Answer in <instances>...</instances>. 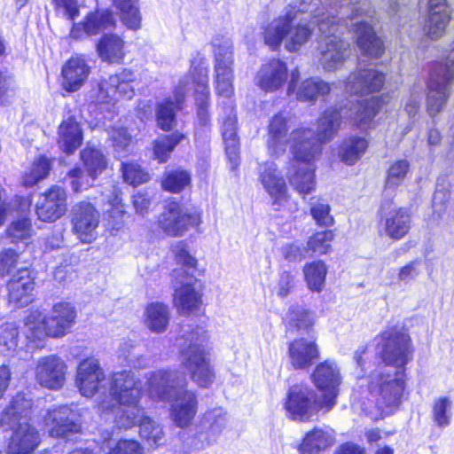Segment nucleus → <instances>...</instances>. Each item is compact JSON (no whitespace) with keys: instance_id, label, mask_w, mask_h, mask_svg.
Returning <instances> with one entry per match:
<instances>
[{"instance_id":"obj_4","label":"nucleus","mask_w":454,"mask_h":454,"mask_svg":"<svg viewBox=\"0 0 454 454\" xmlns=\"http://www.w3.org/2000/svg\"><path fill=\"white\" fill-rule=\"evenodd\" d=\"M32 401L18 394L11 401L1 417V424L12 430L8 444L9 454H31L38 447V431L28 423Z\"/></svg>"},{"instance_id":"obj_51","label":"nucleus","mask_w":454,"mask_h":454,"mask_svg":"<svg viewBox=\"0 0 454 454\" xmlns=\"http://www.w3.org/2000/svg\"><path fill=\"white\" fill-rule=\"evenodd\" d=\"M184 135L179 133H173L168 136L158 137L153 143V154L159 162H166L174 148L184 138Z\"/></svg>"},{"instance_id":"obj_43","label":"nucleus","mask_w":454,"mask_h":454,"mask_svg":"<svg viewBox=\"0 0 454 454\" xmlns=\"http://www.w3.org/2000/svg\"><path fill=\"white\" fill-rule=\"evenodd\" d=\"M139 413L140 415L134 419V426L138 425L140 436L150 446H159L164 436L161 427L146 416L143 408Z\"/></svg>"},{"instance_id":"obj_63","label":"nucleus","mask_w":454,"mask_h":454,"mask_svg":"<svg viewBox=\"0 0 454 454\" xmlns=\"http://www.w3.org/2000/svg\"><path fill=\"white\" fill-rule=\"evenodd\" d=\"M9 236L13 241L26 240L31 235V223L27 218L13 222L8 229Z\"/></svg>"},{"instance_id":"obj_27","label":"nucleus","mask_w":454,"mask_h":454,"mask_svg":"<svg viewBox=\"0 0 454 454\" xmlns=\"http://www.w3.org/2000/svg\"><path fill=\"white\" fill-rule=\"evenodd\" d=\"M168 402H172L170 415L174 423L179 427L189 426L197 413L198 401L196 395L184 387Z\"/></svg>"},{"instance_id":"obj_7","label":"nucleus","mask_w":454,"mask_h":454,"mask_svg":"<svg viewBox=\"0 0 454 454\" xmlns=\"http://www.w3.org/2000/svg\"><path fill=\"white\" fill-rule=\"evenodd\" d=\"M339 19L330 15L329 20H322L318 30L323 36L319 44V65L326 72L340 68L350 54L349 43L338 35Z\"/></svg>"},{"instance_id":"obj_37","label":"nucleus","mask_w":454,"mask_h":454,"mask_svg":"<svg viewBox=\"0 0 454 454\" xmlns=\"http://www.w3.org/2000/svg\"><path fill=\"white\" fill-rule=\"evenodd\" d=\"M382 228L386 236L399 240L410 231L411 215L405 208L393 209L385 215Z\"/></svg>"},{"instance_id":"obj_28","label":"nucleus","mask_w":454,"mask_h":454,"mask_svg":"<svg viewBox=\"0 0 454 454\" xmlns=\"http://www.w3.org/2000/svg\"><path fill=\"white\" fill-rule=\"evenodd\" d=\"M190 77L182 78L174 91L175 102L166 99L157 109V123L163 130H170L176 124V110L181 108L185 94L190 90Z\"/></svg>"},{"instance_id":"obj_50","label":"nucleus","mask_w":454,"mask_h":454,"mask_svg":"<svg viewBox=\"0 0 454 454\" xmlns=\"http://www.w3.org/2000/svg\"><path fill=\"white\" fill-rule=\"evenodd\" d=\"M334 237V232L332 230H325L314 233L307 241V251L316 255H324L328 254L331 251L332 242L333 241Z\"/></svg>"},{"instance_id":"obj_16","label":"nucleus","mask_w":454,"mask_h":454,"mask_svg":"<svg viewBox=\"0 0 454 454\" xmlns=\"http://www.w3.org/2000/svg\"><path fill=\"white\" fill-rule=\"evenodd\" d=\"M135 79L134 72L129 69H123L119 74L110 75L99 83L96 102L98 104H114L119 98L130 99L134 96V88L131 82Z\"/></svg>"},{"instance_id":"obj_31","label":"nucleus","mask_w":454,"mask_h":454,"mask_svg":"<svg viewBox=\"0 0 454 454\" xmlns=\"http://www.w3.org/2000/svg\"><path fill=\"white\" fill-rule=\"evenodd\" d=\"M90 67L81 57L71 58L61 69V87L67 92L79 90L90 74Z\"/></svg>"},{"instance_id":"obj_64","label":"nucleus","mask_w":454,"mask_h":454,"mask_svg":"<svg viewBox=\"0 0 454 454\" xmlns=\"http://www.w3.org/2000/svg\"><path fill=\"white\" fill-rule=\"evenodd\" d=\"M120 353L126 361L132 366H141L145 362V357L139 356L137 352V347L131 340L124 341L120 347Z\"/></svg>"},{"instance_id":"obj_20","label":"nucleus","mask_w":454,"mask_h":454,"mask_svg":"<svg viewBox=\"0 0 454 454\" xmlns=\"http://www.w3.org/2000/svg\"><path fill=\"white\" fill-rule=\"evenodd\" d=\"M67 192L59 185H52L42 193L36 202V215L43 222H54L67 210Z\"/></svg>"},{"instance_id":"obj_32","label":"nucleus","mask_w":454,"mask_h":454,"mask_svg":"<svg viewBox=\"0 0 454 454\" xmlns=\"http://www.w3.org/2000/svg\"><path fill=\"white\" fill-rule=\"evenodd\" d=\"M35 283L28 269L18 270L8 283L9 301L16 307H25L32 301Z\"/></svg>"},{"instance_id":"obj_53","label":"nucleus","mask_w":454,"mask_h":454,"mask_svg":"<svg viewBox=\"0 0 454 454\" xmlns=\"http://www.w3.org/2000/svg\"><path fill=\"white\" fill-rule=\"evenodd\" d=\"M452 418V401L446 396L437 398L432 407V419L437 427H447Z\"/></svg>"},{"instance_id":"obj_52","label":"nucleus","mask_w":454,"mask_h":454,"mask_svg":"<svg viewBox=\"0 0 454 454\" xmlns=\"http://www.w3.org/2000/svg\"><path fill=\"white\" fill-rule=\"evenodd\" d=\"M450 183L445 177L437 179L436 189L433 198L434 214L439 218H442L447 212L450 199Z\"/></svg>"},{"instance_id":"obj_2","label":"nucleus","mask_w":454,"mask_h":454,"mask_svg":"<svg viewBox=\"0 0 454 454\" xmlns=\"http://www.w3.org/2000/svg\"><path fill=\"white\" fill-rule=\"evenodd\" d=\"M317 0L306 7L290 5L285 13L273 19L262 27L265 44L276 50L284 43L285 48L291 52L298 51L311 38L315 27L322 20H329L331 14H325L322 8L314 9Z\"/></svg>"},{"instance_id":"obj_15","label":"nucleus","mask_w":454,"mask_h":454,"mask_svg":"<svg viewBox=\"0 0 454 454\" xmlns=\"http://www.w3.org/2000/svg\"><path fill=\"white\" fill-rule=\"evenodd\" d=\"M159 223L163 231L172 237L183 236L190 228L201 223L200 214L184 210L179 203L171 201L165 207Z\"/></svg>"},{"instance_id":"obj_62","label":"nucleus","mask_w":454,"mask_h":454,"mask_svg":"<svg viewBox=\"0 0 454 454\" xmlns=\"http://www.w3.org/2000/svg\"><path fill=\"white\" fill-rule=\"evenodd\" d=\"M109 136L113 141V146L117 153L127 151L131 143V136L127 129L121 127H114L109 131Z\"/></svg>"},{"instance_id":"obj_11","label":"nucleus","mask_w":454,"mask_h":454,"mask_svg":"<svg viewBox=\"0 0 454 454\" xmlns=\"http://www.w3.org/2000/svg\"><path fill=\"white\" fill-rule=\"evenodd\" d=\"M286 416L294 421H310L317 412L325 409L324 399L307 385H294L284 403Z\"/></svg>"},{"instance_id":"obj_33","label":"nucleus","mask_w":454,"mask_h":454,"mask_svg":"<svg viewBox=\"0 0 454 454\" xmlns=\"http://www.w3.org/2000/svg\"><path fill=\"white\" fill-rule=\"evenodd\" d=\"M288 355L294 369L305 370L319 358V350L315 341L299 338L290 342Z\"/></svg>"},{"instance_id":"obj_8","label":"nucleus","mask_w":454,"mask_h":454,"mask_svg":"<svg viewBox=\"0 0 454 454\" xmlns=\"http://www.w3.org/2000/svg\"><path fill=\"white\" fill-rule=\"evenodd\" d=\"M214 55V78L216 93L230 99L234 94V52L231 40L215 36L211 42Z\"/></svg>"},{"instance_id":"obj_60","label":"nucleus","mask_w":454,"mask_h":454,"mask_svg":"<svg viewBox=\"0 0 454 454\" xmlns=\"http://www.w3.org/2000/svg\"><path fill=\"white\" fill-rule=\"evenodd\" d=\"M421 272L422 261L420 259H416L399 268L397 272V280L401 284L409 285L414 282Z\"/></svg>"},{"instance_id":"obj_21","label":"nucleus","mask_w":454,"mask_h":454,"mask_svg":"<svg viewBox=\"0 0 454 454\" xmlns=\"http://www.w3.org/2000/svg\"><path fill=\"white\" fill-rule=\"evenodd\" d=\"M115 20L113 13L108 10L90 12L82 20L74 23L70 31V37L82 40L90 36L114 27Z\"/></svg>"},{"instance_id":"obj_6","label":"nucleus","mask_w":454,"mask_h":454,"mask_svg":"<svg viewBox=\"0 0 454 454\" xmlns=\"http://www.w3.org/2000/svg\"><path fill=\"white\" fill-rule=\"evenodd\" d=\"M207 340V334L200 326L183 330L182 335L176 340L182 364L190 372L192 380L202 387L211 385L215 378L204 348Z\"/></svg>"},{"instance_id":"obj_5","label":"nucleus","mask_w":454,"mask_h":454,"mask_svg":"<svg viewBox=\"0 0 454 454\" xmlns=\"http://www.w3.org/2000/svg\"><path fill=\"white\" fill-rule=\"evenodd\" d=\"M75 317L76 311L72 304L59 302L49 317L38 310L30 312L24 320V333L30 342L40 347L48 337L64 336L74 325Z\"/></svg>"},{"instance_id":"obj_61","label":"nucleus","mask_w":454,"mask_h":454,"mask_svg":"<svg viewBox=\"0 0 454 454\" xmlns=\"http://www.w3.org/2000/svg\"><path fill=\"white\" fill-rule=\"evenodd\" d=\"M52 3L57 14L70 21L80 15L77 0H52Z\"/></svg>"},{"instance_id":"obj_1","label":"nucleus","mask_w":454,"mask_h":454,"mask_svg":"<svg viewBox=\"0 0 454 454\" xmlns=\"http://www.w3.org/2000/svg\"><path fill=\"white\" fill-rule=\"evenodd\" d=\"M381 106L378 97L357 101L351 107L326 109L317 121V134L310 129H299L291 133V148L294 159L287 176L290 184L301 195L312 192L316 187L314 169L310 162L319 153L321 145L330 142L337 134L343 119L351 118L360 129H371L373 118Z\"/></svg>"},{"instance_id":"obj_19","label":"nucleus","mask_w":454,"mask_h":454,"mask_svg":"<svg viewBox=\"0 0 454 454\" xmlns=\"http://www.w3.org/2000/svg\"><path fill=\"white\" fill-rule=\"evenodd\" d=\"M67 364L56 355L40 357L35 375L36 382L48 389L59 390L66 382Z\"/></svg>"},{"instance_id":"obj_36","label":"nucleus","mask_w":454,"mask_h":454,"mask_svg":"<svg viewBox=\"0 0 454 454\" xmlns=\"http://www.w3.org/2000/svg\"><path fill=\"white\" fill-rule=\"evenodd\" d=\"M287 119L282 114L272 117L269 124V138L267 141L268 151L271 156H279L286 150L288 139Z\"/></svg>"},{"instance_id":"obj_59","label":"nucleus","mask_w":454,"mask_h":454,"mask_svg":"<svg viewBox=\"0 0 454 454\" xmlns=\"http://www.w3.org/2000/svg\"><path fill=\"white\" fill-rule=\"evenodd\" d=\"M74 192H80L92 185L94 180L90 178L89 173L85 174L80 168H74L69 170L66 176Z\"/></svg>"},{"instance_id":"obj_46","label":"nucleus","mask_w":454,"mask_h":454,"mask_svg":"<svg viewBox=\"0 0 454 454\" xmlns=\"http://www.w3.org/2000/svg\"><path fill=\"white\" fill-rule=\"evenodd\" d=\"M110 208L107 209V227L112 231H119L125 226L124 217L127 215V211L122 204L121 192L114 189L112 197L108 201Z\"/></svg>"},{"instance_id":"obj_23","label":"nucleus","mask_w":454,"mask_h":454,"mask_svg":"<svg viewBox=\"0 0 454 454\" xmlns=\"http://www.w3.org/2000/svg\"><path fill=\"white\" fill-rule=\"evenodd\" d=\"M105 379V372L98 359L90 357L79 364L75 384L82 395L86 397L93 396Z\"/></svg>"},{"instance_id":"obj_57","label":"nucleus","mask_w":454,"mask_h":454,"mask_svg":"<svg viewBox=\"0 0 454 454\" xmlns=\"http://www.w3.org/2000/svg\"><path fill=\"white\" fill-rule=\"evenodd\" d=\"M121 170L126 183L137 186L149 180V176L136 163H122Z\"/></svg>"},{"instance_id":"obj_48","label":"nucleus","mask_w":454,"mask_h":454,"mask_svg":"<svg viewBox=\"0 0 454 454\" xmlns=\"http://www.w3.org/2000/svg\"><path fill=\"white\" fill-rule=\"evenodd\" d=\"M51 169V163L44 156H39L23 176V184L31 187L46 178Z\"/></svg>"},{"instance_id":"obj_30","label":"nucleus","mask_w":454,"mask_h":454,"mask_svg":"<svg viewBox=\"0 0 454 454\" xmlns=\"http://www.w3.org/2000/svg\"><path fill=\"white\" fill-rule=\"evenodd\" d=\"M450 20V11L446 0H429L428 17L425 24V32L432 40L442 37Z\"/></svg>"},{"instance_id":"obj_14","label":"nucleus","mask_w":454,"mask_h":454,"mask_svg":"<svg viewBox=\"0 0 454 454\" xmlns=\"http://www.w3.org/2000/svg\"><path fill=\"white\" fill-rule=\"evenodd\" d=\"M310 378L322 394L326 411L332 410L336 404L339 387L342 380L340 367L334 361L325 360L315 367Z\"/></svg>"},{"instance_id":"obj_17","label":"nucleus","mask_w":454,"mask_h":454,"mask_svg":"<svg viewBox=\"0 0 454 454\" xmlns=\"http://www.w3.org/2000/svg\"><path fill=\"white\" fill-rule=\"evenodd\" d=\"M44 427L52 437L68 438L81 431L78 414L68 405L49 410L44 416Z\"/></svg>"},{"instance_id":"obj_42","label":"nucleus","mask_w":454,"mask_h":454,"mask_svg":"<svg viewBox=\"0 0 454 454\" xmlns=\"http://www.w3.org/2000/svg\"><path fill=\"white\" fill-rule=\"evenodd\" d=\"M228 424L227 413L220 407L207 411L200 422L201 427L208 434L209 441L215 442Z\"/></svg>"},{"instance_id":"obj_40","label":"nucleus","mask_w":454,"mask_h":454,"mask_svg":"<svg viewBox=\"0 0 454 454\" xmlns=\"http://www.w3.org/2000/svg\"><path fill=\"white\" fill-rule=\"evenodd\" d=\"M124 41L116 35H104L97 43L99 58L110 64H120L124 58Z\"/></svg>"},{"instance_id":"obj_56","label":"nucleus","mask_w":454,"mask_h":454,"mask_svg":"<svg viewBox=\"0 0 454 454\" xmlns=\"http://www.w3.org/2000/svg\"><path fill=\"white\" fill-rule=\"evenodd\" d=\"M103 449H107V454H144V449L135 440H107Z\"/></svg>"},{"instance_id":"obj_58","label":"nucleus","mask_w":454,"mask_h":454,"mask_svg":"<svg viewBox=\"0 0 454 454\" xmlns=\"http://www.w3.org/2000/svg\"><path fill=\"white\" fill-rule=\"evenodd\" d=\"M330 211V206L324 201L317 200L311 203L310 215L319 226L330 227L333 225L334 219Z\"/></svg>"},{"instance_id":"obj_12","label":"nucleus","mask_w":454,"mask_h":454,"mask_svg":"<svg viewBox=\"0 0 454 454\" xmlns=\"http://www.w3.org/2000/svg\"><path fill=\"white\" fill-rule=\"evenodd\" d=\"M378 352L385 363L384 366L394 370H403L412 359V346L410 336L402 331L391 329L381 334Z\"/></svg>"},{"instance_id":"obj_47","label":"nucleus","mask_w":454,"mask_h":454,"mask_svg":"<svg viewBox=\"0 0 454 454\" xmlns=\"http://www.w3.org/2000/svg\"><path fill=\"white\" fill-rule=\"evenodd\" d=\"M81 159L92 180H95L107 166L106 157L101 151L96 148L83 149L81 152Z\"/></svg>"},{"instance_id":"obj_13","label":"nucleus","mask_w":454,"mask_h":454,"mask_svg":"<svg viewBox=\"0 0 454 454\" xmlns=\"http://www.w3.org/2000/svg\"><path fill=\"white\" fill-rule=\"evenodd\" d=\"M146 385L152 399L169 401L186 387V378L176 370L160 369L147 374Z\"/></svg>"},{"instance_id":"obj_18","label":"nucleus","mask_w":454,"mask_h":454,"mask_svg":"<svg viewBox=\"0 0 454 454\" xmlns=\"http://www.w3.org/2000/svg\"><path fill=\"white\" fill-rule=\"evenodd\" d=\"M99 218V212L91 203L82 201L75 204L71 210L73 232L81 241L90 243L96 239Z\"/></svg>"},{"instance_id":"obj_24","label":"nucleus","mask_w":454,"mask_h":454,"mask_svg":"<svg viewBox=\"0 0 454 454\" xmlns=\"http://www.w3.org/2000/svg\"><path fill=\"white\" fill-rule=\"evenodd\" d=\"M259 180L273 200L274 205L281 206L287 198V187L281 172L272 161L259 166Z\"/></svg>"},{"instance_id":"obj_41","label":"nucleus","mask_w":454,"mask_h":454,"mask_svg":"<svg viewBox=\"0 0 454 454\" xmlns=\"http://www.w3.org/2000/svg\"><path fill=\"white\" fill-rule=\"evenodd\" d=\"M169 319V309L161 302H153L145 309V324L154 333H164L168 326Z\"/></svg>"},{"instance_id":"obj_45","label":"nucleus","mask_w":454,"mask_h":454,"mask_svg":"<svg viewBox=\"0 0 454 454\" xmlns=\"http://www.w3.org/2000/svg\"><path fill=\"white\" fill-rule=\"evenodd\" d=\"M112 2L119 12L121 20L128 28L137 30L140 27L138 0H112Z\"/></svg>"},{"instance_id":"obj_26","label":"nucleus","mask_w":454,"mask_h":454,"mask_svg":"<svg viewBox=\"0 0 454 454\" xmlns=\"http://www.w3.org/2000/svg\"><path fill=\"white\" fill-rule=\"evenodd\" d=\"M299 76L300 73L297 68L292 71L287 93H295L296 98L300 101L315 102L318 98L325 97L331 91L330 84L320 78L306 79L296 88L295 84Z\"/></svg>"},{"instance_id":"obj_35","label":"nucleus","mask_w":454,"mask_h":454,"mask_svg":"<svg viewBox=\"0 0 454 454\" xmlns=\"http://www.w3.org/2000/svg\"><path fill=\"white\" fill-rule=\"evenodd\" d=\"M335 442L334 431L329 427H314L309 431L299 446L301 454H321Z\"/></svg>"},{"instance_id":"obj_25","label":"nucleus","mask_w":454,"mask_h":454,"mask_svg":"<svg viewBox=\"0 0 454 454\" xmlns=\"http://www.w3.org/2000/svg\"><path fill=\"white\" fill-rule=\"evenodd\" d=\"M385 82L383 73L375 69H358L351 73L345 90L354 95H364L379 91Z\"/></svg>"},{"instance_id":"obj_22","label":"nucleus","mask_w":454,"mask_h":454,"mask_svg":"<svg viewBox=\"0 0 454 454\" xmlns=\"http://www.w3.org/2000/svg\"><path fill=\"white\" fill-rule=\"evenodd\" d=\"M173 304L182 316H189L199 310L202 304V294L197 288L196 278L191 277L185 281L176 282Z\"/></svg>"},{"instance_id":"obj_3","label":"nucleus","mask_w":454,"mask_h":454,"mask_svg":"<svg viewBox=\"0 0 454 454\" xmlns=\"http://www.w3.org/2000/svg\"><path fill=\"white\" fill-rule=\"evenodd\" d=\"M109 397L99 403V410L114 413L119 428H131L142 409L139 406L142 382L132 371L123 370L114 372L109 378Z\"/></svg>"},{"instance_id":"obj_44","label":"nucleus","mask_w":454,"mask_h":454,"mask_svg":"<svg viewBox=\"0 0 454 454\" xmlns=\"http://www.w3.org/2000/svg\"><path fill=\"white\" fill-rule=\"evenodd\" d=\"M304 278L308 288L312 292L320 293L325 285L327 266L322 260L306 263L303 267Z\"/></svg>"},{"instance_id":"obj_34","label":"nucleus","mask_w":454,"mask_h":454,"mask_svg":"<svg viewBox=\"0 0 454 454\" xmlns=\"http://www.w3.org/2000/svg\"><path fill=\"white\" fill-rule=\"evenodd\" d=\"M190 90L192 85L195 87L196 93V105L198 107L197 114L201 122H206L207 120V106H208V76L207 69L201 65L194 66L192 64L191 67Z\"/></svg>"},{"instance_id":"obj_9","label":"nucleus","mask_w":454,"mask_h":454,"mask_svg":"<svg viewBox=\"0 0 454 454\" xmlns=\"http://www.w3.org/2000/svg\"><path fill=\"white\" fill-rule=\"evenodd\" d=\"M368 389L378 398V403L387 408H395L400 404L404 389L405 373L403 370H392L381 366L370 376Z\"/></svg>"},{"instance_id":"obj_55","label":"nucleus","mask_w":454,"mask_h":454,"mask_svg":"<svg viewBox=\"0 0 454 454\" xmlns=\"http://www.w3.org/2000/svg\"><path fill=\"white\" fill-rule=\"evenodd\" d=\"M224 143L225 153L231 164V169L236 170L239 165V139L237 136V130L222 132Z\"/></svg>"},{"instance_id":"obj_10","label":"nucleus","mask_w":454,"mask_h":454,"mask_svg":"<svg viewBox=\"0 0 454 454\" xmlns=\"http://www.w3.org/2000/svg\"><path fill=\"white\" fill-rule=\"evenodd\" d=\"M373 15L374 11L365 3L353 5L350 26L359 49L365 55L380 58L384 52V47L382 41L376 35L372 26Z\"/></svg>"},{"instance_id":"obj_39","label":"nucleus","mask_w":454,"mask_h":454,"mask_svg":"<svg viewBox=\"0 0 454 454\" xmlns=\"http://www.w3.org/2000/svg\"><path fill=\"white\" fill-rule=\"evenodd\" d=\"M368 140L364 137L353 135L341 142L338 155L340 160L348 166L355 165L366 153Z\"/></svg>"},{"instance_id":"obj_29","label":"nucleus","mask_w":454,"mask_h":454,"mask_svg":"<svg viewBox=\"0 0 454 454\" xmlns=\"http://www.w3.org/2000/svg\"><path fill=\"white\" fill-rule=\"evenodd\" d=\"M287 80V67L285 62L273 59L262 65L258 71L256 85L266 92L279 90Z\"/></svg>"},{"instance_id":"obj_54","label":"nucleus","mask_w":454,"mask_h":454,"mask_svg":"<svg viewBox=\"0 0 454 454\" xmlns=\"http://www.w3.org/2000/svg\"><path fill=\"white\" fill-rule=\"evenodd\" d=\"M410 170V163L407 160H399L394 162L387 170L385 183L386 189L395 190L401 185Z\"/></svg>"},{"instance_id":"obj_38","label":"nucleus","mask_w":454,"mask_h":454,"mask_svg":"<svg viewBox=\"0 0 454 454\" xmlns=\"http://www.w3.org/2000/svg\"><path fill=\"white\" fill-rule=\"evenodd\" d=\"M82 142V132L79 123L69 117L63 121L59 128L58 144L67 154L73 153Z\"/></svg>"},{"instance_id":"obj_49","label":"nucleus","mask_w":454,"mask_h":454,"mask_svg":"<svg viewBox=\"0 0 454 454\" xmlns=\"http://www.w3.org/2000/svg\"><path fill=\"white\" fill-rule=\"evenodd\" d=\"M191 184V175L184 169L176 168L164 174L161 185L164 190L178 193Z\"/></svg>"}]
</instances>
